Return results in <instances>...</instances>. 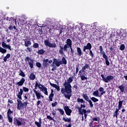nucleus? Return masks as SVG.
<instances>
[{
    "label": "nucleus",
    "mask_w": 127,
    "mask_h": 127,
    "mask_svg": "<svg viewBox=\"0 0 127 127\" xmlns=\"http://www.w3.org/2000/svg\"><path fill=\"white\" fill-rule=\"evenodd\" d=\"M64 88H62L61 92L63 95H64L66 99L70 100L72 96V85L68 83H64Z\"/></svg>",
    "instance_id": "obj_1"
},
{
    "label": "nucleus",
    "mask_w": 127,
    "mask_h": 127,
    "mask_svg": "<svg viewBox=\"0 0 127 127\" xmlns=\"http://www.w3.org/2000/svg\"><path fill=\"white\" fill-rule=\"evenodd\" d=\"M62 64H64V65L67 64V60L65 57H63L62 59V61H59L57 60V59L54 58L53 64L51 65V66L53 67L51 70L55 71V70H57V67H60Z\"/></svg>",
    "instance_id": "obj_2"
},
{
    "label": "nucleus",
    "mask_w": 127,
    "mask_h": 127,
    "mask_svg": "<svg viewBox=\"0 0 127 127\" xmlns=\"http://www.w3.org/2000/svg\"><path fill=\"white\" fill-rule=\"evenodd\" d=\"M72 47V40L70 39H67L66 41V44L64 45V47L60 46V50L59 51L60 54L63 55L64 53L63 52V50L67 52L68 51V48H70Z\"/></svg>",
    "instance_id": "obj_3"
},
{
    "label": "nucleus",
    "mask_w": 127,
    "mask_h": 127,
    "mask_svg": "<svg viewBox=\"0 0 127 127\" xmlns=\"http://www.w3.org/2000/svg\"><path fill=\"white\" fill-rule=\"evenodd\" d=\"M99 50H100V54L103 55V59L105 60V64L107 65V66H110V62L109 61V58L108 57V56L106 55V53L104 51L103 47H102V46H100L99 47Z\"/></svg>",
    "instance_id": "obj_4"
},
{
    "label": "nucleus",
    "mask_w": 127,
    "mask_h": 127,
    "mask_svg": "<svg viewBox=\"0 0 127 127\" xmlns=\"http://www.w3.org/2000/svg\"><path fill=\"white\" fill-rule=\"evenodd\" d=\"M21 100H22L20 99L17 100V110H22L24 109V108H26V107H27L28 102L27 101H26L24 103H22V101H21Z\"/></svg>",
    "instance_id": "obj_5"
},
{
    "label": "nucleus",
    "mask_w": 127,
    "mask_h": 127,
    "mask_svg": "<svg viewBox=\"0 0 127 127\" xmlns=\"http://www.w3.org/2000/svg\"><path fill=\"white\" fill-rule=\"evenodd\" d=\"M123 103H124V100L119 101V105H118V108H116V111H115V112H114V114H113L114 118H115V117H116V118H117V119H118V116H119V115H120V114L119 113V112H120V110H121V109H122V108L123 107Z\"/></svg>",
    "instance_id": "obj_6"
},
{
    "label": "nucleus",
    "mask_w": 127,
    "mask_h": 127,
    "mask_svg": "<svg viewBox=\"0 0 127 127\" xmlns=\"http://www.w3.org/2000/svg\"><path fill=\"white\" fill-rule=\"evenodd\" d=\"M101 77L102 78V80L103 81V82H105V83H109V82L113 81V80H114V78H115L112 75H108L106 77H105L104 74H101Z\"/></svg>",
    "instance_id": "obj_7"
},
{
    "label": "nucleus",
    "mask_w": 127,
    "mask_h": 127,
    "mask_svg": "<svg viewBox=\"0 0 127 127\" xmlns=\"http://www.w3.org/2000/svg\"><path fill=\"white\" fill-rule=\"evenodd\" d=\"M25 62H28V65L30 69H33V66H34V60L29 57H27L25 59Z\"/></svg>",
    "instance_id": "obj_8"
},
{
    "label": "nucleus",
    "mask_w": 127,
    "mask_h": 127,
    "mask_svg": "<svg viewBox=\"0 0 127 127\" xmlns=\"http://www.w3.org/2000/svg\"><path fill=\"white\" fill-rule=\"evenodd\" d=\"M44 44L46 46H48V47H51V48H56L57 47V45L56 43H51L49 42V40H46L44 41Z\"/></svg>",
    "instance_id": "obj_9"
},
{
    "label": "nucleus",
    "mask_w": 127,
    "mask_h": 127,
    "mask_svg": "<svg viewBox=\"0 0 127 127\" xmlns=\"http://www.w3.org/2000/svg\"><path fill=\"white\" fill-rule=\"evenodd\" d=\"M64 110L67 116H71V114H72V110L69 108V106H64Z\"/></svg>",
    "instance_id": "obj_10"
},
{
    "label": "nucleus",
    "mask_w": 127,
    "mask_h": 127,
    "mask_svg": "<svg viewBox=\"0 0 127 127\" xmlns=\"http://www.w3.org/2000/svg\"><path fill=\"white\" fill-rule=\"evenodd\" d=\"M92 49V45L90 43H88L86 46H84L83 51L85 52L86 50H91Z\"/></svg>",
    "instance_id": "obj_11"
},
{
    "label": "nucleus",
    "mask_w": 127,
    "mask_h": 127,
    "mask_svg": "<svg viewBox=\"0 0 127 127\" xmlns=\"http://www.w3.org/2000/svg\"><path fill=\"white\" fill-rule=\"evenodd\" d=\"M39 89H40L41 91H42L45 95L48 96V91H47V88H46V87L44 86V85H42V87H39Z\"/></svg>",
    "instance_id": "obj_12"
},
{
    "label": "nucleus",
    "mask_w": 127,
    "mask_h": 127,
    "mask_svg": "<svg viewBox=\"0 0 127 127\" xmlns=\"http://www.w3.org/2000/svg\"><path fill=\"white\" fill-rule=\"evenodd\" d=\"M34 93L37 97V100H40L41 98H44V96L41 95V93L39 91L35 90Z\"/></svg>",
    "instance_id": "obj_13"
},
{
    "label": "nucleus",
    "mask_w": 127,
    "mask_h": 127,
    "mask_svg": "<svg viewBox=\"0 0 127 127\" xmlns=\"http://www.w3.org/2000/svg\"><path fill=\"white\" fill-rule=\"evenodd\" d=\"M43 66L44 68H48V66H49V63H48V59L43 60Z\"/></svg>",
    "instance_id": "obj_14"
},
{
    "label": "nucleus",
    "mask_w": 127,
    "mask_h": 127,
    "mask_svg": "<svg viewBox=\"0 0 127 127\" xmlns=\"http://www.w3.org/2000/svg\"><path fill=\"white\" fill-rule=\"evenodd\" d=\"M23 94V90L22 88L20 89V91L17 94V97L19 100H22V95Z\"/></svg>",
    "instance_id": "obj_15"
},
{
    "label": "nucleus",
    "mask_w": 127,
    "mask_h": 127,
    "mask_svg": "<svg viewBox=\"0 0 127 127\" xmlns=\"http://www.w3.org/2000/svg\"><path fill=\"white\" fill-rule=\"evenodd\" d=\"M13 124L14 125H16V126H18V127H19V126H21V125H22L21 122L19 121L18 119L16 118L13 119Z\"/></svg>",
    "instance_id": "obj_16"
},
{
    "label": "nucleus",
    "mask_w": 127,
    "mask_h": 127,
    "mask_svg": "<svg viewBox=\"0 0 127 127\" xmlns=\"http://www.w3.org/2000/svg\"><path fill=\"white\" fill-rule=\"evenodd\" d=\"M24 82H25V78L22 77L19 82H17L16 85H17L19 87L21 86L24 84Z\"/></svg>",
    "instance_id": "obj_17"
},
{
    "label": "nucleus",
    "mask_w": 127,
    "mask_h": 127,
    "mask_svg": "<svg viewBox=\"0 0 127 127\" xmlns=\"http://www.w3.org/2000/svg\"><path fill=\"white\" fill-rule=\"evenodd\" d=\"M74 79V76H72L68 78V79L67 80V82L65 81L64 84H69V85H71V83L73 82V79Z\"/></svg>",
    "instance_id": "obj_18"
},
{
    "label": "nucleus",
    "mask_w": 127,
    "mask_h": 127,
    "mask_svg": "<svg viewBox=\"0 0 127 127\" xmlns=\"http://www.w3.org/2000/svg\"><path fill=\"white\" fill-rule=\"evenodd\" d=\"M41 87H42V86L43 85L41 84H38V82H37V81H35V88L33 89L34 93V91H36V90L37 89V87H38L39 89V87H41Z\"/></svg>",
    "instance_id": "obj_19"
},
{
    "label": "nucleus",
    "mask_w": 127,
    "mask_h": 127,
    "mask_svg": "<svg viewBox=\"0 0 127 127\" xmlns=\"http://www.w3.org/2000/svg\"><path fill=\"white\" fill-rule=\"evenodd\" d=\"M77 52V55L78 56H82L83 55V53L82 52V50H81V48L80 47H77L76 49Z\"/></svg>",
    "instance_id": "obj_20"
},
{
    "label": "nucleus",
    "mask_w": 127,
    "mask_h": 127,
    "mask_svg": "<svg viewBox=\"0 0 127 127\" xmlns=\"http://www.w3.org/2000/svg\"><path fill=\"white\" fill-rule=\"evenodd\" d=\"M82 97L83 99H84V100L87 102H88L90 100V99L89 98V96H88L86 94L83 93L82 94Z\"/></svg>",
    "instance_id": "obj_21"
},
{
    "label": "nucleus",
    "mask_w": 127,
    "mask_h": 127,
    "mask_svg": "<svg viewBox=\"0 0 127 127\" xmlns=\"http://www.w3.org/2000/svg\"><path fill=\"white\" fill-rule=\"evenodd\" d=\"M8 28L10 30H12L13 29L14 30H17V29H16V27L15 26H13V25H10L8 27Z\"/></svg>",
    "instance_id": "obj_22"
},
{
    "label": "nucleus",
    "mask_w": 127,
    "mask_h": 127,
    "mask_svg": "<svg viewBox=\"0 0 127 127\" xmlns=\"http://www.w3.org/2000/svg\"><path fill=\"white\" fill-rule=\"evenodd\" d=\"M35 125H42V120L41 119V118H39V122L37 121L35 122Z\"/></svg>",
    "instance_id": "obj_23"
},
{
    "label": "nucleus",
    "mask_w": 127,
    "mask_h": 127,
    "mask_svg": "<svg viewBox=\"0 0 127 127\" xmlns=\"http://www.w3.org/2000/svg\"><path fill=\"white\" fill-rule=\"evenodd\" d=\"M10 58V54H7L5 57L3 58V61L4 62H6L7 61V60Z\"/></svg>",
    "instance_id": "obj_24"
},
{
    "label": "nucleus",
    "mask_w": 127,
    "mask_h": 127,
    "mask_svg": "<svg viewBox=\"0 0 127 127\" xmlns=\"http://www.w3.org/2000/svg\"><path fill=\"white\" fill-rule=\"evenodd\" d=\"M37 53L39 55H42V54H44L45 53V50L43 49L39 50L38 51Z\"/></svg>",
    "instance_id": "obj_25"
},
{
    "label": "nucleus",
    "mask_w": 127,
    "mask_h": 127,
    "mask_svg": "<svg viewBox=\"0 0 127 127\" xmlns=\"http://www.w3.org/2000/svg\"><path fill=\"white\" fill-rule=\"evenodd\" d=\"M63 121H64V122H65L70 123L71 122V118H65V117H64L63 118Z\"/></svg>",
    "instance_id": "obj_26"
},
{
    "label": "nucleus",
    "mask_w": 127,
    "mask_h": 127,
    "mask_svg": "<svg viewBox=\"0 0 127 127\" xmlns=\"http://www.w3.org/2000/svg\"><path fill=\"white\" fill-rule=\"evenodd\" d=\"M30 80H35V75L33 72H32L29 75Z\"/></svg>",
    "instance_id": "obj_27"
},
{
    "label": "nucleus",
    "mask_w": 127,
    "mask_h": 127,
    "mask_svg": "<svg viewBox=\"0 0 127 127\" xmlns=\"http://www.w3.org/2000/svg\"><path fill=\"white\" fill-rule=\"evenodd\" d=\"M24 45L26 47H28L30 45H31V41H25Z\"/></svg>",
    "instance_id": "obj_28"
},
{
    "label": "nucleus",
    "mask_w": 127,
    "mask_h": 127,
    "mask_svg": "<svg viewBox=\"0 0 127 127\" xmlns=\"http://www.w3.org/2000/svg\"><path fill=\"white\" fill-rule=\"evenodd\" d=\"M77 103H81V104H85V102L84 101V99H81L80 98H78L77 99Z\"/></svg>",
    "instance_id": "obj_29"
},
{
    "label": "nucleus",
    "mask_w": 127,
    "mask_h": 127,
    "mask_svg": "<svg viewBox=\"0 0 127 127\" xmlns=\"http://www.w3.org/2000/svg\"><path fill=\"white\" fill-rule=\"evenodd\" d=\"M119 89H120L121 92H122V93H124V92H125V86H124V85H121L120 86H119Z\"/></svg>",
    "instance_id": "obj_30"
},
{
    "label": "nucleus",
    "mask_w": 127,
    "mask_h": 127,
    "mask_svg": "<svg viewBox=\"0 0 127 127\" xmlns=\"http://www.w3.org/2000/svg\"><path fill=\"white\" fill-rule=\"evenodd\" d=\"M54 97V93H51L49 96L50 102L53 101V97Z\"/></svg>",
    "instance_id": "obj_31"
},
{
    "label": "nucleus",
    "mask_w": 127,
    "mask_h": 127,
    "mask_svg": "<svg viewBox=\"0 0 127 127\" xmlns=\"http://www.w3.org/2000/svg\"><path fill=\"white\" fill-rule=\"evenodd\" d=\"M92 95L95 97H100V95H99V90H97L96 91H94L92 93Z\"/></svg>",
    "instance_id": "obj_32"
},
{
    "label": "nucleus",
    "mask_w": 127,
    "mask_h": 127,
    "mask_svg": "<svg viewBox=\"0 0 127 127\" xmlns=\"http://www.w3.org/2000/svg\"><path fill=\"white\" fill-rule=\"evenodd\" d=\"M89 68H90V65L88 64H85L83 67H82V68L84 70V71L86 70V69H88Z\"/></svg>",
    "instance_id": "obj_33"
},
{
    "label": "nucleus",
    "mask_w": 127,
    "mask_h": 127,
    "mask_svg": "<svg viewBox=\"0 0 127 127\" xmlns=\"http://www.w3.org/2000/svg\"><path fill=\"white\" fill-rule=\"evenodd\" d=\"M79 113L80 114V115H82V116H83V115H85V114H87V111H86V109H82V110H80V111H78Z\"/></svg>",
    "instance_id": "obj_34"
},
{
    "label": "nucleus",
    "mask_w": 127,
    "mask_h": 127,
    "mask_svg": "<svg viewBox=\"0 0 127 127\" xmlns=\"http://www.w3.org/2000/svg\"><path fill=\"white\" fill-rule=\"evenodd\" d=\"M86 105L85 104H81L80 107H77V110H78V112H81L82 111V108H85Z\"/></svg>",
    "instance_id": "obj_35"
},
{
    "label": "nucleus",
    "mask_w": 127,
    "mask_h": 127,
    "mask_svg": "<svg viewBox=\"0 0 127 127\" xmlns=\"http://www.w3.org/2000/svg\"><path fill=\"white\" fill-rule=\"evenodd\" d=\"M13 111H11L10 109H8V111L7 112V117H10V115H11V114H13Z\"/></svg>",
    "instance_id": "obj_36"
},
{
    "label": "nucleus",
    "mask_w": 127,
    "mask_h": 127,
    "mask_svg": "<svg viewBox=\"0 0 127 127\" xmlns=\"http://www.w3.org/2000/svg\"><path fill=\"white\" fill-rule=\"evenodd\" d=\"M0 52L2 54H4V53H6V50L0 47Z\"/></svg>",
    "instance_id": "obj_37"
},
{
    "label": "nucleus",
    "mask_w": 127,
    "mask_h": 127,
    "mask_svg": "<svg viewBox=\"0 0 127 127\" xmlns=\"http://www.w3.org/2000/svg\"><path fill=\"white\" fill-rule=\"evenodd\" d=\"M90 100H91V101H92V102H93L94 103H96L97 102H99V99H97L95 97H92L90 98Z\"/></svg>",
    "instance_id": "obj_38"
},
{
    "label": "nucleus",
    "mask_w": 127,
    "mask_h": 127,
    "mask_svg": "<svg viewBox=\"0 0 127 127\" xmlns=\"http://www.w3.org/2000/svg\"><path fill=\"white\" fill-rule=\"evenodd\" d=\"M81 79L82 81H84V80H87V77H86L84 75L80 74Z\"/></svg>",
    "instance_id": "obj_39"
},
{
    "label": "nucleus",
    "mask_w": 127,
    "mask_h": 127,
    "mask_svg": "<svg viewBox=\"0 0 127 127\" xmlns=\"http://www.w3.org/2000/svg\"><path fill=\"white\" fill-rule=\"evenodd\" d=\"M20 74H19V76H21V77H25V73H24V72L22 70H20Z\"/></svg>",
    "instance_id": "obj_40"
},
{
    "label": "nucleus",
    "mask_w": 127,
    "mask_h": 127,
    "mask_svg": "<svg viewBox=\"0 0 127 127\" xmlns=\"http://www.w3.org/2000/svg\"><path fill=\"white\" fill-rule=\"evenodd\" d=\"M7 118L9 123H12V120H13L12 117H11V116H7Z\"/></svg>",
    "instance_id": "obj_41"
},
{
    "label": "nucleus",
    "mask_w": 127,
    "mask_h": 127,
    "mask_svg": "<svg viewBox=\"0 0 127 127\" xmlns=\"http://www.w3.org/2000/svg\"><path fill=\"white\" fill-rule=\"evenodd\" d=\"M125 48H126L125 45L122 44L120 46V50H121V51H124V50H125Z\"/></svg>",
    "instance_id": "obj_42"
},
{
    "label": "nucleus",
    "mask_w": 127,
    "mask_h": 127,
    "mask_svg": "<svg viewBox=\"0 0 127 127\" xmlns=\"http://www.w3.org/2000/svg\"><path fill=\"white\" fill-rule=\"evenodd\" d=\"M33 48H38L39 47V44L37 43H35L33 45Z\"/></svg>",
    "instance_id": "obj_43"
},
{
    "label": "nucleus",
    "mask_w": 127,
    "mask_h": 127,
    "mask_svg": "<svg viewBox=\"0 0 127 127\" xmlns=\"http://www.w3.org/2000/svg\"><path fill=\"white\" fill-rule=\"evenodd\" d=\"M58 111H59L60 112V113L61 114V115H62V116L64 115V111L61 109H58Z\"/></svg>",
    "instance_id": "obj_44"
},
{
    "label": "nucleus",
    "mask_w": 127,
    "mask_h": 127,
    "mask_svg": "<svg viewBox=\"0 0 127 127\" xmlns=\"http://www.w3.org/2000/svg\"><path fill=\"white\" fill-rule=\"evenodd\" d=\"M89 55L91 57V58H94V53H93V51L92 50H89Z\"/></svg>",
    "instance_id": "obj_45"
},
{
    "label": "nucleus",
    "mask_w": 127,
    "mask_h": 127,
    "mask_svg": "<svg viewBox=\"0 0 127 127\" xmlns=\"http://www.w3.org/2000/svg\"><path fill=\"white\" fill-rule=\"evenodd\" d=\"M87 102L89 103L91 108H93V107H94V104H93V102L91 100H88Z\"/></svg>",
    "instance_id": "obj_46"
},
{
    "label": "nucleus",
    "mask_w": 127,
    "mask_h": 127,
    "mask_svg": "<svg viewBox=\"0 0 127 127\" xmlns=\"http://www.w3.org/2000/svg\"><path fill=\"white\" fill-rule=\"evenodd\" d=\"M47 119H48V120H50V121H54V118L49 115L47 116Z\"/></svg>",
    "instance_id": "obj_47"
},
{
    "label": "nucleus",
    "mask_w": 127,
    "mask_h": 127,
    "mask_svg": "<svg viewBox=\"0 0 127 127\" xmlns=\"http://www.w3.org/2000/svg\"><path fill=\"white\" fill-rule=\"evenodd\" d=\"M24 92H28L29 91V89L28 88H27L26 87H23V91Z\"/></svg>",
    "instance_id": "obj_48"
},
{
    "label": "nucleus",
    "mask_w": 127,
    "mask_h": 127,
    "mask_svg": "<svg viewBox=\"0 0 127 127\" xmlns=\"http://www.w3.org/2000/svg\"><path fill=\"white\" fill-rule=\"evenodd\" d=\"M7 45L5 43H4V42H2V47L3 48H5V49L6 48Z\"/></svg>",
    "instance_id": "obj_49"
},
{
    "label": "nucleus",
    "mask_w": 127,
    "mask_h": 127,
    "mask_svg": "<svg viewBox=\"0 0 127 127\" xmlns=\"http://www.w3.org/2000/svg\"><path fill=\"white\" fill-rule=\"evenodd\" d=\"M36 65L38 67V68H41V64L40 63H36Z\"/></svg>",
    "instance_id": "obj_50"
},
{
    "label": "nucleus",
    "mask_w": 127,
    "mask_h": 127,
    "mask_svg": "<svg viewBox=\"0 0 127 127\" xmlns=\"http://www.w3.org/2000/svg\"><path fill=\"white\" fill-rule=\"evenodd\" d=\"M50 86H51L53 88H56V86L57 85V84L52 83H51V82H50Z\"/></svg>",
    "instance_id": "obj_51"
},
{
    "label": "nucleus",
    "mask_w": 127,
    "mask_h": 127,
    "mask_svg": "<svg viewBox=\"0 0 127 127\" xmlns=\"http://www.w3.org/2000/svg\"><path fill=\"white\" fill-rule=\"evenodd\" d=\"M7 48V49H9L10 51H11V47H10V45H7V46H6V48H5V49H6Z\"/></svg>",
    "instance_id": "obj_52"
},
{
    "label": "nucleus",
    "mask_w": 127,
    "mask_h": 127,
    "mask_svg": "<svg viewBox=\"0 0 127 127\" xmlns=\"http://www.w3.org/2000/svg\"><path fill=\"white\" fill-rule=\"evenodd\" d=\"M38 33L40 35H42V34H43V31H42V29L38 30Z\"/></svg>",
    "instance_id": "obj_53"
},
{
    "label": "nucleus",
    "mask_w": 127,
    "mask_h": 127,
    "mask_svg": "<svg viewBox=\"0 0 127 127\" xmlns=\"http://www.w3.org/2000/svg\"><path fill=\"white\" fill-rule=\"evenodd\" d=\"M78 72H79V65H76V70H75V73L78 74Z\"/></svg>",
    "instance_id": "obj_54"
},
{
    "label": "nucleus",
    "mask_w": 127,
    "mask_h": 127,
    "mask_svg": "<svg viewBox=\"0 0 127 127\" xmlns=\"http://www.w3.org/2000/svg\"><path fill=\"white\" fill-rule=\"evenodd\" d=\"M55 88V89H56L58 92H59V91H60V86L56 85V87Z\"/></svg>",
    "instance_id": "obj_55"
},
{
    "label": "nucleus",
    "mask_w": 127,
    "mask_h": 127,
    "mask_svg": "<svg viewBox=\"0 0 127 127\" xmlns=\"http://www.w3.org/2000/svg\"><path fill=\"white\" fill-rule=\"evenodd\" d=\"M56 106H57V102H55L54 103L52 104V106L53 107H56Z\"/></svg>",
    "instance_id": "obj_56"
},
{
    "label": "nucleus",
    "mask_w": 127,
    "mask_h": 127,
    "mask_svg": "<svg viewBox=\"0 0 127 127\" xmlns=\"http://www.w3.org/2000/svg\"><path fill=\"white\" fill-rule=\"evenodd\" d=\"M104 94H106V91H102V92L100 93V95H99V98H101V97H102V95H103Z\"/></svg>",
    "instance_id": "obj_57"
},
{
    "label": "nucleus",
    "mask_w": 127,
    "mask_h": 127,
    "mask_svg": "<svg viewBox=\"0 0 127 127\" xmlns=\"http://www.w3.org/2000/svg\"><path fill=\"white\" fill-rule=\"evenodd\" d=\"M84 72H85L84 71V70L82 68H81V70H80L79 71V74H80V75H81L82 73H84Z\"/></svg>",
    "instance_id": "obj_58"
},
{
    "label": "nucleus",
    "mask_w": 127,
    "mask_h": 127,
    "mask_svg": "<svg viewBox=\"0 0 127 127\" xmlns=\"http://www.w3.org/2000/svg\"><path fill=\"white\" fill-rule=\"evenodd\" d=\"M69 48L70 49V52H71V54H74V53L75 52V51H74V50H73L72 47Z\"/></svg>",
    "instance_id": "obj_59"
},
{
    "label": "nucleus",
    "mask_w": 127,
    "mask_h": 127,
    "mask_svg": "<svg viewBox=\"0 0 127 127\" xmlns=\"http://www.w3.org/2000/svg\"><path fill=\"white\" fill-rule=\"evenodd\" d=\"M72 127V123H69L68 125L65 124V127Z\"/></svg>",
    "instance_id": "obj_60"
},
{
    "label": "nucleus",
    "mask_w": 127,
    "mask_h": 127,
    "mask_svg": "<svg viewBox=\"0 0 127 127\" xmlns=\"http://www.w3.org/2000/svg\"><path fill=\"white\" fill-rule=\"evenodd\" d=\"M8 103H9V104H13V101L10 99H8Z\"/></svg>",
    "instance_id": "obj_61"
},
{
    "label": "nucleus",
    "mask_w": 127,
    "mask_h": 127,
    "mask_svg": "<svg viewBox=\"0 0 127 127\" xmlns=\"http://www.w3.org/2000/svg\"><path fill=\"white\" fill-rule=\"evenodd\" d=\"M27 50L29 52H31V51H32V49H31V48H27Z\"/></svg>",
    "instance_id": "obj_62"
},
{
    "label": "nucleus",
    "mask_w": 127,
    "mask_h": 127,
    "mask_svg": "<svg viewBox=\"0 0 127 127\" xmlns=\"http://www.w3.org/2000/svg\"><path fill=\"white\" fill-rule=\"evenodd\" d=\"M103 90H104V88L103 87H100V88L99 89V92H103Z\"/></svg>",
    "instance_id": "obj_63"
},
{
    "label": "nucleus",
    "mask_w": 127,
    "mask_h": 127,
    "mask_svg": "<svg viewBox=\"0 0 127 127\" xmlns=\"http://www.w3.org/2000/svg\"><path fill=\"white\" fill-rule=\"evenodd\" d=\"M93 121L94 122H98V118H93Z\"/></svg>",
    "instance_id": "obj_64"
}]
</instances>
